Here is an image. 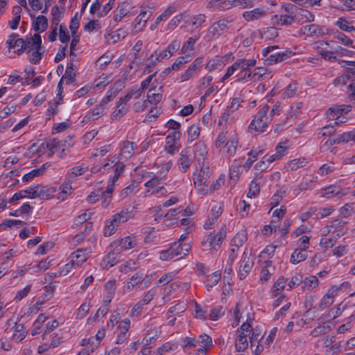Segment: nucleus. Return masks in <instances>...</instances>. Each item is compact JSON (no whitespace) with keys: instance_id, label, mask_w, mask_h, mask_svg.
I'll return each instance as SVG.
<instances>
[{"instance_id":"f257e3e1","label":"nucleus","mask_w":355,"mask_h":355,"mask_svg":"<svg viewBox=\"0 0 355 355\" xmlns=\"http://www.w3.org/2000/svg\"><path fill=\"white\" fill-rule=\"evenodd\" d=\"M251 346L257 345L263 338V332L258 327L253 328L252 324L244 322L236 331L235 349L237 352H244L248 347V340Z\"/></svg>"},{"instance_id":"f03ea898","label":"nucleus","mask_w":355,"mask_h":355,"mask_svg":"<svg viewBox=\"0 0 355 355\" xmlns=\"http://www.w3.org/2000/svg\"><path fill=\"white\" fill-rule=\"evenodd\" d=\"M55 192V189L53 187L37 185L15 193L9 200H21L24 198L49 200L53 198Z\"/></svg>"},{"instance_id":"7ed1b4c3","label":"nucleus","mask_w":355,"mask_h":355,"mask_svg":"<svg viewBox=\"0 0 355 355\" xmlns=\"http://www.w3.org/2000/svg\"><path fill=\"white\" fill-rule=\"evenodd\" d=\"M225 237L226 228L225 227H221L218 232H210L203 238L201 242L202 250L209 251L211 254L214 253L220 248Z\"/></svg>"},{"instance_id":"20e7f679","label":"nucleus","mask_w":355,"mask_h":355,"mask_svg":"<svg viewBox=\"0 0 355 355\" xmlns=\"http://www.w3.org/2000/svg\"><path fill=\"white\" fill-rule=\"evenodd\" d=\"M268 110L269 105H265L259 110L257 115L254 116V119L252 120L248 127L250 131L254 130L261 133L266 130L268 123L270 122V119L266 116Z\"/></svg>"},{"instance_id":"39448f33","label":"nucleus","mask_w":355,"mask_h":355,"mask_svg":"<svg viewBox=\"0 0 355 355\" xmlns=\"http://www.w3.org/2000/svg\"><path fill=\"white\" fill-rule=\"evenodd\" d=\"M279 49L278 46H270L263 49L261 51L262 55L266 58L263 61L265 65H272L273 64L282 62L291 55V51L282 53H274L270 54L275 49Z\"/></svg>"},{"instance_id":"423d86ee","label":"nucleus","mask_w":355,"mask_h":355,"mask_svg":"<svg viewBox=\"0 0 355 355\" xmlns=\"http://www.w3.org/2000/svg\"><path fill=\"white\" fill-rule=\"evenodd\" d=\"M73 144L72 137L68 136L64 140H59L56 138L49 139L45 143H43L42 146L46 145V148L50 150L51 155H52L59 151L64 153L66 149L72 146Z\"/></svg>"},{"instance_id":"0eeeda50","label":"nucleus","mask_w":355,"mask_h":355,"mask_svg":"<svg viewBox=\"0 0 355 355\" xmlns=\"http://www.w3.org/2000/svg\"><path fill=\"white\" fill-rule=\"evenodd\" d=\"M254 265V258L251 252L245 251L242 255L239 269L240 279H244L250 272Z\"/></svg>"},{"instance_id":"6e6552de","label":"nucleus","mask_w":355,"mask_h":355,"mask_svg":"<svg viewBox=\"0 0 355 355\" xmlns=\"http://www.w3.org/2000/svg\"><path fill=\"white\" fill-rule=\"evenodd\" d=\"M348 282H343L339 286H333L331 287L321 299L320 308L325 309L330 306L334 303V298L337 295L338 291L342 288L348 286Z\"/></svg>"},{"instance_id":"1a4fd4ad","label":"nucleus","mask_w":355,"mask_h":355,"mask_svg":"<svg viewBox=\"0 0 355 355\" xmlns=\"http://www.w3.org/2000/svg\"><path fill=\"white\" fill-rule=\"evenodd\" d=\"M112 249L103 258L100 266L102 269H108L114 266L120 258L121 249H117V246L111 248Z\"/></svg>"},{"instance_id":"9d476101","label":"nucleus","mask_w":355,"mask_h":355,"mask_svg":"<svg viewBox=\"0 0 355 355\" xmlns=\"http://www.w3.org/2000/svg\"><path fill=\"white\" fill-rule=\"evenodd\" d=\"M222 212L223 204L221 202H218L211 207L209 216L205 222L203 227L207 230L211 229Z\"/></svg>"},{"instance_id":"9b49d317","label":"nucleus","mask_w":355,"mask_h":355,"mask_svg":"<svg viewBox=\"0 0 355 355\" xmlns=\"http://www.w3.org/2000/svg\"><path fill=\"white\" fill-rule=\"evenodd\" d=\"M42 48V38L39 33L34 34L33 37L29 40H24V45L23 49H17L15 52L20 55L24 51L31 52L35 49Z\"/></svg>"},{"instance_id":"f8f14e48","label":"nucleus","mask_w":355,"mask_h":355,"mask_svg":"<svg viewBox=\"0 0 355 355\" xmlns=\"http://www.w3.org/2000/svg\"><path fill=\"white\" fill-rule=\"evenodd\" d=\"M90 253L87 248L78 249L70 254L69 259L78 268L88 259Z\"/></svg>"},{"instance_id":"ddd939ff","label":"nucleus","mask_w":355,"mask_h":355,"mask_svg":"<svg viewBox=\"0 0 355 355\" xmlns=\"http://www.w3.org/2000/svg\"><path fill=\"white\" fill-rule=\"evenodd\" d=\"M227 29V21L225 19L214 23L207 31V37L209 40L220 36Z\"/></svg>"},{"instance_id":"4468645a","label":"nucleus","mask_w":355,"mask_h":355,"mask_svg":"<svg viewBox=\"0 0 355 355\" xmlns=\"http://www.w3.org/2000/svg\"><path fill=\"white\" fill-rule=\"evenodd\" d=\"M207 155V146L203 141H198L195 145L194 158L200 168L204 166L205 160Z\"/></svg>"},{"instance_id":"2eb2a0df","label":"nucleus","mask_w":355,"mask_h":355,"mask_svg":"<svg viewBox=\"0 0 355 355\" xmlns=\"http://www.w3.org/2000/svg\"><path fill=\"white\" fill-rule=\"evenodd\" d=\"M137 244V239L135 236H126L125 238L121 239L120 240L116 241L113 242L110 248H113L114 246H117V249H121V252L122 250H130L135 248Z\"/></svg>"},{"instance_id":"dca6fc26","label":"nucleus","mask_w":355,"mask_h":355,"mask_svg":"<svg viewBox=\"0 0 355 355\" xmlns=\"http://www.w3.org/2000/svg\"><path fill=\"white\" fill-rule=\"evenodd\" d=\"M175 201H166L163 204L162 207H157L156 210V220L157 218H161L162 216L164 217H168L173 216L176 215L178 213H180L182 211V209L180 208L178 209H171L168 211L164 210V208H167L169 206L173 205Z\"/></svg>"},{"instance_id":"f3484780","label":"nucleus","mask_w":355,"mask_h":355,"mask_svg":"<svg viewBox=\"0 0 355 355\" xmlns=\"http://www.w3.org/2000/svg\"><path fill=\"white\" fill-rule=\"evenodd\" d=\"M30 17L34 19L33 21V28L36 32L42 33L47 29L48 19L44 15H39L35 17L34 14L29 13Z\"/></svg>"},{"instance_id":"a211bd4d","label":"nucleus","mask_w":355,"mask_h":355,"mask_svg":"<svg viewBox=\"0 0 355 355\" xmlns=\"http://www.w3.org/2000/svg\"><path fill=\"white\" fill-rule=\"evenodd\" d=\"M181 132L180 131H173L171 132L166 138V145L165 150L170 154H173L175 150L177 141L180 139Z\"/></svg>"},{"instance_id":"6ab92c4d","label":"nucleus","mask_w":355,"mask_h":355,"mask_svg":"<svg viewBox=\"0 0 355 355\" xmlns=\"http://www.w3.org/2000/svg\"><path fill=\"white\" fill-rule=\"evenodd\" d=\"M130 3L124 1L119 4L114 10V20L116 22L120 21L123 17L128 15L130 13Z\"/></svg>"},{"instance_id":"aec40b11","label":"nucleus","mask_w":355,"mask_h":355,"mask_svg":"<svg viewBox=\"0 0 355 355\" xmlns=\"http://www.w3.org/2000/svg\"><path fill=\"white\" fill-rule=\"evenodd\" d=\"M345 195L343 190L338 186L331 185L324 189V193L322 194V197L331 198H340Z\"/></svg>"},{"instance_id":"412c9836","label":"nucleus","mask_w":355,"mask_h":355,"mask_svg":"<svg viewBox=\"0 0 355 355\" xmlns=\"http://www.w3.org/2000/svg\"><path fill=\"white\" fill-rule=\"evenodd\" d=\"M132 210H128V209H127L126 210H122L119 213L114 214L111 219L112 223L118 227L119 225L128 221V220L132 217Z\"/></svg>"},{"instance_id":"4be33fe9","label":"nucleus","mask_w":355,"mask_h":355,"mask_svg":"<svg viewBox=\"0 0 355 355\" xmlns=\"http://www.w3.org/2000/svg\"><path fill=\"white\" fill-rule=\"evenodd\" d=\"M301 34H307L309 36H320L324 32L322 28L318 24L304 26L300 29Z\"/></svg>"},{"instance_id":"5701e85b","label":"nucleus","mask_w":355,"mask_h":355,"mask_svg":"<svg viewBox=\"0 0 355 355\" xmlns=\"http://www.w3.org/2000/svg\"><path fill=\"white\" fill-rule=\"evenodd\" d=\"M266 12L263 8H254L250 11H245L243 13V17L250 21L255 19H258L263 16H265Z\"/></svg>"},{"instance_id":"b1692460","label":"nucleus","mask_w":355,"mask_h":355,"mask_svg":"<svg viewBox=\"0 0 355 355\" xmlns=\"http://www.w3.org/2000/svg\"><path fill=\"white\" fill-rule=\"evenodd\" d=\"M191 164V160L189 158V150L184 149L180 153L179 159L180 168L183 173H185L189 168Z\"/></svg>"},{"instance_id":"393cba45","label":"nucleus","mask_w":355,"mask_h":355,"mask_svg":"<svg viewBox=\"0 0 355 355\" xmlns=\"http://www.w3.org/2000/svg\"><path fill=\"white\" fill-rule=\"evenodd\" d=\"M177 246L176 242L173 243L171 246L167 249L166 250L162 251L160 253V259L162 260H167L168 259H172L174 257L178 256V255H182V252L180 251H177L175 250V247Z\"/></svg>"},{"instance_id":"a878e982","label":"nucleus","mask_w":355,"mask_h":355,"mask_svg":"<svg viewBox=\"0 0 355 355\" xmlns=\"http://www.w3.org/2000/svg\"><path fill=\"white\" fill-rule=\"evenodd\" d=\"M144 91H143L141 87L138 88L137 86L131 88L126 95L123 97L119 98V103H127V102L133 96L136 98L141 96Z\"/></svg>"},{"instance_id":"bb28decb","label":"nucleus","mask_w":355,"mask_h":355,"mask_svg":"<svg viewBox=\"0 0 355 355\" xmlns=\"http://www.w3.org/2000/svg\"><path fill=\"white\" fill-rule=\"evenodd\" d=\"M247 232L245 230H241L238 232L232 239L231 245L239 249L247 241Z\"/></svg>"},{"instance_id":"cd10ccee","label":"nucleus","mask_w":355,"mask_h":355,"mask_svg":"<svg viewBox=\"0 0 355 355\" xmlns=\"http://www.w3.org/2000/svg\"><path fill=\"white\" fill-rule=\"evenodd\" d=\"M210 171L209 168H203V167L200 168V171L199 173L196 175V177L193 178V182L196 185H202L205 184L207 180V178L209 177Z\"/></svg>"},{"instance_id":"c85d7f7f","label":"nucleus","mask_w":355,"mask_h":355,"mask_svg":"<svg viewBox=\"0 0 355 355\" xmlns=\"http://www.w3.org/2000/svg\"><path fill=\"white\" fill-rule=\"evenodd\" d=\"M49 166L47 163L44 164L41 167L39 168L33 169L31 171L27 173L26 174L24 175L22 177V180L24 182H28L31 180H32L35 177L40 176L42 175L44 172V171L46 168V166Z\"/></svg>"},{"instance_id":"c756f323","label":"nucleus","mask_w":355,"mask_h":355,"mask_svg":"<svg viewBox=\"0 0 355 355\" xmlns=\"http://www.w3.org/2000/svg\"><path fill=\"white\" fill-rule=\"evenodd\" d=\"M350 108V105H340L339 107L336 108L330 107L327 111L326 114L327 117L329 119L334 118L336 115L341 114L343 112L347 113L351 110Z\"/></svg>"},{"instance_id":"7c9ffc66","label":"nucleus","mask_w":355,"mask_h":355,"mask_svg":"<svg viewBox=\"0 0 355 355\" xmlns=\"http://www.w3.org/2000/svg\"><path fill=\"white\" fill-rule=\"evenodd\" d=\"M189 17L187 12H184L175 16L168 24V29L173 30L176 28L182 21H187Z\"/></svg>"},{"instance_id":"2f4dec72","label":"nucleus","mask_w":355,"mask_h":355,"mask_svg":"<svg viewBox=\"0 0 355 355\" xmlns=\"http://www.w3.org/2000/svg\"><path fill=\"white\" fill-rule=\"evenodd\" d=\"M142 274L139 272L135 273L130 279V281L123 287V293L130 291L137 284H139L142 279Z\"/></svg>"},{"instance_id":"473e14b6","label":"nucleus","mask_w":355,"mask_h":355,"mask_svg":"<svg viewBox=\"0 0 355 355\" xmlns=\"http://www.w3.org/2000/svg\"><path fill=\"white\" fill-rule=\"evenodd\" d=\"M135 144L133 142L125 141L123 142V147L121 149V155L126 159L130 158L134 153Z\"/></svg>"},{"instance_id":"72a5a7b5","label":"nucleus","mask_w":355,"mask_h":355,"mask_svg":"<svg viewBox=\"0 0 355 355\" xmlns=\"http://www.w3.org/2000/svg\"><path fill=\"white\" fill-rule=\"evenodd\" d=\"M76 73L74 72V65L72 62L69 63L67 66L64 75L62 79L67 80V84L69 85L75 80Z\"/></svg>"},{"instance_id":"f704fd0d","label":"nucleus","mask_w":355,"mask_h":355,"mask_svg":"<svg viewBox=\"0 0 355 355\" xmlns=\"http://www.w3.org/2000/svg\"><path fill=\"white\" fill-rule=\"evenodd\" d=\"M220 279V274L215 272L212 274L207 276L206 279V287L207 291H209L213 286L216 285Z\"/></svg>"},{"instance_id":"c9c22d12","label":"nucleus","mask_w":355,"mask_h":355,"mask_svg":"<svg viewBox=\"0 0 355 355\" xmlns=\"http://www.w3.org/2000/svg\"><path fill=\"white\" fill-rule=\"evenodd\" d=\"M303 289L312 290L315 288L319 284V281L316 276H310L305 278L303 281Z\"/></svg>"},{"instance_id":"e433bc0d","label":"nucleus","mask_w":355,"mask_h":355,"mask_svg":"<svg viewBox=\"0 0 355 355\" xmlns=\"http://www.w3.org/2000/svg\"><path fill=\"white\" fill-rule=\"evenodd\" d=\"M303 252L304 251L300 249H296L291 254V262L293 264H296L302 261L305 260L307 256Z\"/></svg>"},{"instance_id":"4c0bfd02","label":"nucleus","mask_w":355,"mask_h":355,"mask_svg":"<svg viewBox=\"0 0 355 355\" xmlns=\"http://www.w3.org/2000/svg\"><path fill=\"white\" fill-rule=\"evenodd\" d=\"M286 284V279L284 277L279 278L272 287V293L273 295H278L283 291Z\"/></svg>"},{"instance_id":"58836bf2","label":"nucleus","mask_w":355,"mask_h":355,"mask_svg":"<svg viewBox=\"0 0 355 355\" xmlns=\"http://www.w3.org/2000/svg\"><path fill=\"white\" fill-rule=\"evenodd\" d=\"M128 107L126 103L120 104L119 101H118L115 111L112 113V116L115 117L116 119H120L125 115L128 112Z\"/></svg>"},{"instance_id":"ea45409f","label":"nucleus","mask_w":355,"mask_h":355,"mask_svg":"<svg viewBox=\"0 0 355 355\" xmlns=\"http://www.w3.org/2000/svg\"><path fill=\"white\" fill-rule=\"evenodd\" d=\"M250 209V205L246 201H239L236 205V210L241 217L248 216Z\"/></svg>"},{"instance_id":"a19ab883","label":"nucleus","mask_w":355,"mask_h":355,"mask_svg":"<svg viewBox=\"0 0 355 355\" xmlns=\"http://www.w3.org/2000/svg\"><path fill=\"white\" fill-rule=\"evenodd\" d=\"M306 164V162L304 158L294 159L287 163L286 168L291 169V171H295L300 167L305 166Z\"/></svg>"},{"instance_id":"79ce46f5","label":"nucleus","mask_w":355,"mask_h":355,"mask_svg":"<svg viewBox=\"0 0 355 355\" xmlns=\"http://www.w3.org/2000/svg\"><path fill=\"white\" fill-rule=\"evenodd\" d=\"M150 16V14L147 13L146 11H141L139 15L135 18L134 22L132 23V26L134 28H137L141 22L144 23L143 26L145 25L146 22L148 21Z\"/></svg>"},{"instance_id":"37998d69","label":"nucleus","mask_w":355,"mask_h":355,"mask_svg":"<svg viewBox=\"0 0 355 355\" xmlns=\"http://www.w3.org/2000/svg\"><path fill=\"white\" fill-rule=\"evenodd\" d=\"M274 17L277 19V25L286 26L291 24L294 21V17L288 15H282L279 17L275 15Z\"/></svg>"},{"instance_id":"c03bdc74","label":"nucleus","mask_w":355,"mask_h":355,"mask_svg":"<svg viewBox=\"0 0 355 355\" xmlns=\"http://www.w3.org/2000/svg\"><path fill=\"white\" fill-rule=\"evenodd\" d=\"M177 348L176 344L166 343L157 349L156 354L157 355H164L165 352L175 350Z\"/></svg>"},{"instance_id":"a18cd8bd","label":"nucleus","mask_w":355,"mask_h":355,"mask_svg":"<svg viewBox=\"0 0 355 355\" xmlns=\"http://www.w3.org/2000/svg\"><path fill=\"white\" fill-rule=\"evenodd\" d=\"M200 133V129L199 127L193 125H191L188 129V141L190 142L193 141L199 137Z\"/></svg>"},{"instance_id":"49530a36","label":"nucleus","mask_w":355,"mask_h":355,"mask_svg":"<svg viewBox=\"0 0 355 355\" xmlns=\"http://www.w3.org/2000/svg\"><path fill=\"white\" fill-rule=\"evenodd\" d=\"M261 153V150H259L258 151L251 150V151L248 152V155L250 156V157L244 164L243 167L245 168L246 170L250 169L252 164L257 160L259 154Z\"/></svg>"},{"instance_id":"de8ad7c7","label":"nucleus","mask_w":355,"mask_h":355,"mask_svg":"<svg viewBox=\"0 0 355 355\" xmlns=\"http://www.w3.org/2000/svg\"><path fill=\"white\" fill-rule=\"evenodd\" d=\"M137 268V264L133 261H128L123 263L119 267V271L125 274L133 271Z\"/></svg>"},{"instance_id":"09e8293b","label":"nucleus","mask_w":355,"mask_h":355,"mask_svg":"<svg viewBox=\"0 0 355 355\" xmlns=\"http://www.w3.org/2000/svg\"><path fill=\"white\" fill-rule=\"evenodd\" d=\"M130 326V321L129 319H124L121 321V324L119 326V337H122L123 340H125V334L128 331Z\"/></svg>"},{"instance_id":"8fccbe9b","label":"nucleus","mask_w":355,"mask_h":355,"mask_svg":"<svg viewBox=\"0 0 355 355\" xmlns=\"http://www.w3.org/2000/svg\"><path fill=\"white\" fill-rule=\"evenodd\" d=\"M255 1L256 0H233V4H234L235 7L242 9L252 8L255 4Z\"/></svg>"},{"instance_id":"3c124183","label":"nucleus","mask_w":355,"mask_h":355,"mask_svg":"<svg viewBox=\"0 0 355 355\" xmlns=\"http://www.w3.org/2000/svg\"><path fill=\"white\" fill-rule=\"evenodd\" d=\"M153 89V88L151 87L148 90L146 100H147L148 103L156 105L161 101V100L162 98V95L159 93H157V94L153 93L152 94H150V92H152Z\"/></svg>"},{"instance_id":"603ef678","label":"nucleus","mask_w":355,"mask_h":355,"mask_svg":"<svg viewBox=\"0 0 355 355\" xmlns=\"http://www.w3.org/2000/svg\"><path fill=\"white\" fill-rule=\"evenodd\" d=\"M259 34L261 37H265L266 40H272L278 36V31L277 28L274 27H269L263 33L260 32Z\"/></svg>"},{"instance_id":"864d4df0","label":"nucleus","mask_w":355,"mask_h":355,"mask_svg":"<svg viewBox=\"0 0 355 355\" xmlns=\"http://www.w3.org/2000/svg\"><path fill=\"white\" fill-rule=\"evenodd\" d=\"M336 25L345 31H355V27L349 26V22L343 17H340L336 21Z\"/></svg>"},{"instance_id":"5fc2aeb1","label":"nucleus","mask_w":355,"mask_h":355,"mask_svg":"<svg viewBox=\"0 0 355 355\" xmlns=\"http://www.w3.org/2000/svg\"><path fill=\"white\" fill-rule=\"evenodd\" d=\"M198 341L202 347H204V349H207L212 345V338L205 334L200 335Z\"/></svg>"},{"instance_id":"6e6d98bb","label":"nucleus","mask_w":355,"mask_h":355,"mask_svg":"<svg viewBox=\"0 0 355 355\" xmlns=\"http://www.w3.org/2000/svg\"><path fill=\"white\" fill-rule=\"evenodd\" d=\"M297 84L296 83H291L286 88L285 91L282 93V97L284 98H291L293 96L297 91Z\"/></svg>"},{"instance_id":"4d7b16f0","label":"nucleus","mask_w":355,"mask_h":355,"mask_svg":"<svg viewBox=\"0 0 355 355\" xmlns=\"http://www.w3.org/2000/svg\"><path fill=\"white\" fill-rule=\"evenodd\" d=\"M116 280L115 279H111L107 281L104 286L105 290L107 292V295H110V297H114L115 294V290H116Z\"/></svg>"},{"instance_id":"13d9d810","label":"nucleus","mask_w":355,"mask_h":355,"mask_svg":"<svg viewBox=\"0 0 355 355\" xmlns=\"http://www.w3.org/2000/svg\"><path fill=\"white\" fill-rule=\"evenodd\" d=\"M259 185L252 181L249 187V191L247 194L248 198H252L257 197V194L259 193Z\"/></svg>"},{"instance_id":"bf43d9fd","label":"nucleus","mask_w":355,"mask_h":355,"mask_svg":"<svg viewBox=\"0 0 355 355\" xmlns=\"http://www.w3.org/2000/svg\"><path fill=\"white\" fill-rule=\"evenodd\" d=\"M338 137L340 143H347L349 141H355V130L350 131L348 132H344L342 135H340Z\"/></svg>"},{"instance_id":"052dcab7","label":"nucleus","mask_w":355,"mask_h":355,"mask_svg":"<svg viewBox=\"0 0 355 355\" xmlns=\"http://www.w3.org/2000/svg\"><path fill=\"white\" fill-rule=\"evenodd\" d=\"M77 268L73 263L69 260V262L60 268L59 275L65 276L69 274L73 269Z\"/></svg>"},{"instance_id":"680f3d73","label":"nucleus","mask_w":355,"mask_h":355,"mask_svg":"<svg viewBox=\"0 0 355 355\" xmlns=\"http://www.w3.org/2000/svg\"><path fill=\"white\" fill-rule=\"evenodd\" d=\"M299 15L300 16V19L304 20V21H305V22L313 21L315 19L314 15L311 12H310L307 10L302 9L301 11L300 12Z\"/></svg>"},{"instance_id":"e2e57ef3","label":"nucleus","mask_w":355,"mask_h":355,"mask_svg":"<svg viewBox=\"0 0 355 355\" xmlns=\"http://www.w3.org/2000/svg\"><path fill=\"white\" fill-rule=\"evenodd\" d=\"M60 33H59V39L61 42L62 43H67L70 40V35H69L68 32L67 31L66 27L63 25L60 26L59 28Z\"/></svg>"},{"instance_id":"0e129e2a","label":"nucleus","mask_w":355,"mask_h":355,"mask_svg":"<svg viewBox=\"0 0 355 355\" xmlns=\"http://www.w3.org/2000/svg\"><path fill=\"white\" fill-rule=\"evenodd\" d=\"M237 62H241L239 68L242 70L247 71L250 67H253L256 64L257 61L255 59L246 60L245 59L239 60Z\"/></svg>"},{"instance_id":"69168bd1","label":"nucleus","mask_w":355,"mask_h":355,"mask_svg":"<svg viewBox=\"0 0 355 355\" xmlns=\"http://www.w3.org/2000/svg\"><path fill=\"white\" fill-rule=\"evenodd\" d=\"M237 147V140L235 139H230L225 144L227 148V153L230 155L235 153Z\"/></svg>"},{"instance_id":"338daca9","label":"nucleus","mask_w":355,"mask_h":355,"mask_svg":"<svg viewBox=\"0 0 355 355\" xmlns=\"http://www.w3.org/2000/svg\"><path fill=\"white\" fill-rule=\"evenodd\" d=\"M41 49H35L30 55V62L37 64L39 63L42 58V53L40 51Z\"/></svg>"},{"instance_id":"774afa93","label":"nucleus","mask_w":355,"mask_h":355,"mask_svg":"<svg viewBox=\"0 0 355 355\" xmlns=\"http://www.w3.org/2000/svg\"><path fill=\"white\" fill-rule=\"evenodd\" d=\"M303 277L301 275L297 274L295 275H293L290 282H288V286L290 288H295L297 286H299L301 283H302Z\"/></svg>"}]
</instances>
